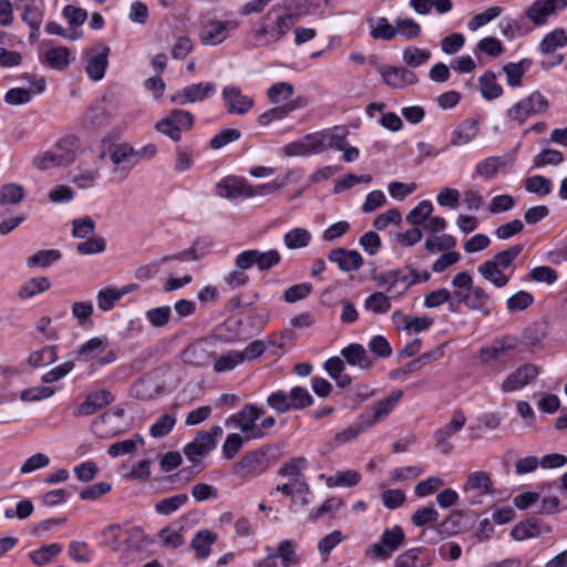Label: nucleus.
Returning <instances> with one entry per match:
<instances>
[{"label": "nucleus", "instance_id": "obj_1", "mask_svg": "<svg viewBox=\"0 0 567 567\" xmlns=\"http://www.w3.org/2000/svg\"><path fill=\"white\" fill-rule=\"evenodd\" d=\"M305 13L287 2L272 6L246 32V45L260 49L280 42Z\"/></svg>", "mask_w": 567, "mask_h": 567}, {"label": "nucleus", "instance_id": "obj_2", "mask_svg": "<svg viewBox=\"0 0 567 567\" xmlns=\"http://www.w3.org/2000/svg\"><path fill=\"white\" fill-rule=\"evenodd\" d=\"M431 275L427 270H416L411 265L390 269L373 276L379 287H385V292L394 299L402 297L412 286L427 282Z\"/></svg>", "mask_w": 567, "mask_h": 567}, {"label": "nucleus", "instance_id": "obj_3", "mask_svg": "<svg viewBox=\"0 0 567 567\" xmlns=\"http://www.w3.org/2000/svg\"><path fill=\"white\" fill-rule=\"evenodd\" d=\"M452 286L455 289L453 297L458 303H464L468 309L478 311L484 317L491 315L488 292L483 287L475 286L470 274L457 272L452 279Z\"/></svg>", "mask_w": 567, "mask_h": 567}, {"label": "nucleus", "instance_id": "obj_4", "mask_svg": "<svg viewBox=\"0 0 567 567\" xmlns=\"http://www.w3.org/2000/svg\"><path fill=\"white\" fill-rule=\"evenodd\" d=\"M520 245L509 246L507 249L497 252L492 259L481 264L477 268L478 274L496 288L505 287L511 276L505 270L522 252Z\"/></svg>", "mask_w": 567, "mask_h": 567}, {"label": "nucleus", "instance_id": "obj_5", "mask_svg": "<svg viewBox=\"0 0 567 567\" xmlns=\"http://www.w3.org/2000/svg\"><path fill=\"white\" fill-rule=\"evenodd\" d=\"M265 410L252 403H246L240 411L229 415L225 424L238 429L247 441L261 440L266 433L258 427L257 421L264 415Z\"/></svg>", "mask_w": 567, "mask_h": 567}, {"label": "nucleus", "instance_id": "obj_6", "mask_svg": "<svg viewBox=\"0 0 567 567\" xmlns=\"http://www.w3.org/2000/svg\"><path fill=\"white\" fill-rule=\"evenodd\" d=\"M548 107V100L539 91H534L511 106L506 111V116L508 120L523 125L528 117L545 113Z\"/></svg>", "mask_w": 567, "mask_h": 567}, {"label": "nucleus", "instance_id": "obj_7", "mask_svg": "<svg viewBox=\"0 0 567 567\" xmlns=\"http://www.w3.org/2000/svg\"><path fill=\"white\" fill-rule=\"evenodd\" d=\"M224 430L219 425L212 426L208 431H200L195 439L184 447L185 456L196 464L202 457L213 451L217 440L221 437Z\"/></svg>", "mask_w": 567, "mask_h": 567}, {"label": "nucleus", "instance_id": "obj_8", "mask_svg": "<svg viewBox=\"0 0 567 567\" xmlns=\"http://www.w3.org/2000/svg\"><path fill=\"white\" fill-rule=\"evenodd\" d=\"M124 410L114 409L93 421L92 432L101 439H112L130 430V423L123 420Z\"/></svg>", "mask_w": 567, "mask_h": 567}, {"label": "nucleus", "instance_id": "obj_9", "mask_svg": "<svg viewBox=\"0 0 567 567\" xmlns=\"http://www.w3.org/2000/svg\"><path fill=\"white\" fill-rule=\"evenodd\" d=\"M193 124L194 116L190 112L175 109L167 116L158 121L155 128L174 142H178L182 138V132L189 131Z\"/></svg>", "mask_w": 567, "mask_h": 567}, {"label": "nucleus", "instance_id": "obj_10", "mask_svg": "<svg viewBox=\"0 0 567 567\" xmlns=\"http://www.w3.org/2000/svg\"><path fill=\"white\" fill-rule=\"evenodd\" d=\"M405 536L401 526L395 525L390 529H385L380 537L379 543L372 544L365 551L368 557L374 559H388L404 543Z\"/></svg>", "mask_w": 567, "mask_h": 567}, {"label": "nucleus", "instance_id": "obj_11", "mask_svg": "<svg viewBox=\"0 0 567 567\" xmlns=\"http://www.w3.org/2000/svg\"><path fill=\"white\" fill-rule=\"evenodd\" d=\"M494 492L489 475L483 471L471 473L463 485V493L471 505H482L484 498L492 496Z\"/></svg>", "mask_w": 567, "mask_h": 567}, {"label": "nucleus", "instance_id": "obj_12", "mask_svg": "<svg viewBox=\"0 0 567 567\" xmlns=\"http://www.w3.org/2000/svg\"><path fill=\"white\" fill-rule=\"evenodd\" d=\"M280 260L281 256L276 249H269L267 251L249 249L236 256L235 266L243 269H250L252 266H256L260 271H266L277 266Z\"/></svg>", "mask_w": 567, "mask_h": 567}, {"label": "nucleus", "instance_id": "obj_13", "mask_svg": "<svg viewBox=\"0 0 567 567\" xmlns=\"http://www.w3.org/2000/svg\"><path fill=\"white\" fill-rule=\"evenodd\" d=\"M239 28L236 20H217L207 21L200 29L199 39L204 45H217L226 41L230 32Z\"/></svg>", "mask_w": 567, "mask_h": 567}, {"label": "nucleus", "instance_id": "obj_14", "mask_svg": "<svg viewBox=\"0 0 567 567\" xmlns=\"http://www.w3.org/2000/svg\"><path fill=\"white\" fill-rule=\"evenodd\" d=\"M269 449L262 446L260 449L247 452L234 465V474L240 477H252L261 474L267 468L266 455Z\"/></svg>", "mask_w": 567, "mask_h": 567}, {"label": "nucleus", "instance_id": "obj_15", "mask_svg": "<svg viewBox=\"0 0 567 567\" xmlns=\"http://www.w3.org/2000/svg\"><path fill=\"white\" fill-rule=\"evenodd\" d=\"M466 423V415L463 410L456 409L452 413L451 421L437 429L434 433L436 446L442 453L449 454L453 450L450 439L458 433Z\"/></svg>", "mask_w": 567, "mask_h": 567}, {"label": "nucleus", "instance_id": "obj_16", "mask_svg": "<svg viewBox=\"0 0 567 567\" xmlns=\"http://www.w3.org/2000/svg\"><path fill=\"white\" fill-rule=\"evenodd\" d=\"M221 99L229 114L245 115L254 107V99L245 95L239 86L226 85L221 90Z\"/></svg>", "mask_w": 567, "mask_h": 567}, {"label": "nucleus", "instance_id": "obj_17", "mask_svg": "<svg viewBox=\"0 0 567 567\" xmlns=\"http://www.w3.org/2000/svg\"><path fill=\"white\" fill-rule=\"evenodd\" d=\"M402 396L403 392L395 390L389 396L375 402L371 406V411L365 412L361 416L364 426L369 427L382 422L393 411Z\"/></svg>", "mask_w": 567, "mask_h": 567}, {"label": "nucleus", "instance_id": "obj_18", "mask_svg": "<svg viewBox=\"0 0 567 567\" xmlns=\"http://www.w3.org/2000/svg\"><path fill=\"white\" fill-rule=\"evenodd\" d=\"M520 344V340L516 336L506 334L502 338L495 339L491 344L483 347L480 350V358L484 363L496 361L511 351H514Z\"/></svg>", "mask_w": 567, "mask_h": 567}, {"label": "nucleus", "instance_id": "obj_19", "mask_svg": "<svg viewBox=\"0 0 567 567\" xmlns=\"http://www.w3.org/2000/svg\"><path fill=\"white\" fill-rule=\"evenodd\" d=\"M539 371L534 363H525L508 374L501 384L503 392H514L523 389L529 382L534 381Z\"/></svg>", "mask_w": 567, "mask_h": 567}, {"label": "nucleus", "instance_id": "obj_20", "mask_svg": "<svg viewBox=\"0 0 567 567\" xmlns=\"http://www.w3.org/2000/svg\"><path fill=\"white\" fill-rule=\"evenodd\" d=\"M216 92V86L212 82H200L185 86L176 92L171 101L181 105L187 103L202 102Z\"/></svg>", "mask_w": 567, "mask_h": 567}, {"label": "nucleus", "instance_id": "obj_21", "mask_svg": "<svg viewBox=\"0 0 567 567\" xmlns=\"http://www.w3.org/2000/svg\"><path fill=\"white\" fill-rule=\"evenodd\" d=\"M114 401L113 394L107 390H99L89 393L84 401L75 408L73 415L75 417L89 416L104 409Z\"/></svg>", "mask_w": 567, "mask_h": 567}, {"label": "nucleus", "instance_id": "obj_22", "mask_svg": "<svg viewBox=\"0 0 567 567\" xmlns=\"http://www.w3.org/2000/svg\"><path fill=\"white\" fill-rule=\"evenodd\" d=\"M380 73L384 83L394 90H403L419 81L416 74L406 68L384 66Z\"/></svg>", "mask_w": 567, "mask_h": 567}, {"label": "nucleus", "instance_id": "obj_23", "mask_svg": "<svg viewBox=\"0 0 567 567\" xmlns=\"http://www.w3.org/2000/svg\"><path fill=\"white\" fill-rule=\"evenodd\" d=\"M328 259L337 264L339 269L344 272L357 271L363 265V258L357 250L346 248H336L329 251Z\"/></svg>", "mask_w": 567, "mask_h": 567}, {"label": "nucleus", "instance_id": "obj_24", "mask_svg": "<svg viewBox=\"0 0 567 567\" xmlns=\"http://www.w3.org/2000/svg\"><path fill=\"white\" fill-rule=\"evenodd\" d=\"M513 163L514 157L512 156H489L477 162L475 173L483 179L491 181Z\"/></svg>", "mask_w": 567, "mask_h": 567}, {"label": "nucleus", "instance_id": "obj_25", "mask_svg": "<svg viewBox=\"0 0 567 567\" xmlns=\"http://www.w3.org/2000/svg\"><path fill=\"white\" fill-rule=\"evenodd\" d=\"M560 11L555 0H535L526 10L525 14L535 27H542L547 23L550 16Z\"/></svg>", "mask_w": 567, "mask_h": 567}, {"label": "nucleus", "instance_id": "obj_26", "mask_svg": "<svg viewBox=\"0 0 567 567\" xmlns=\"http://www.w3.org/2000/svg\"><path fill=\"white\" fill-rule=\"evenodd\" d=\"M17 9L22 11V20L31 28L30 37H37L43 20L42 7L35 0H17Z\"/></svg>", "mask_w": 567, "mask_h": 567}, {"label": "nucleus", "instance_id": "obj_27", "mask_svg": "<svg viewBox=\"0 0 567 567\" xmlns=\"http://www.w3.org/2000/svg\"><path fill=\"white\" fill-rule=\"evenodd\" d=\"M480 132L478 121L467 118L462 121L451 134L450 144L452 146H462L471 143Z\"/></svg>", "mask_w": 567, "mask_h": 567}, {"label": "nucleus", "instance_id": "obj_28", "mask_svg": "<svg viewBox=\"0 0 567 567\" xmlns=\"http://www.w3.org/2000/svg\"><path fill=\"white\" fill-rule=\"evenodd\" d=\"M110 49L104 47L101 52L95 50H87V64L85 71L89 78L93 81H100L103 79L106 66H107V54Z\"/></svg>", "mask_w": 567, "mask_h": 567}, {"label": "nucleus", "instance_id": "obj_29", "mask_svg": "<svg viewBox=\"0 0 567 567\" xmlns=\"http://www.w3.org/2000/svg\"><path fill=\"white\" fill-rule=\"evenodd\" d=\"M217 534L210 529H200L195 533L190 548L197 559H205L210 555L212 546L217 542Z\"/></svg>", "mask_w": 567, "mask_h": 567}, {"label": "nucleus", "instance_id": "obj_30", "mask_svg": "<svg viewBox=\"0 0 567 567\" xmlns=\"http://www.w3.org/2000/svg\"><path fill=\"white\" fill-rule=\"evenodd\" d=\"M78 147V138L73 135H69L59 140L53 146L52 151L59 156L60 163H62V165L69 166L76 158Z\"/></svg>", "mask_w": 567, "mask_h": 567}, {"label": "nucleus", "instance_id": "obj_31", "mask_svg": "<svg viewBox=\"0 0 567 567\" xmlns=\"http://www.w3.org/2000/svg\"><path fill=\"white\" fill-rule=\"evenodd\" d=\"M368 25L373 40L391 41L395 38V24L385 17L370 18Z\"/></svg>", "mask_w": 567, "mask_h": 567}, {"label": "nucleus", "instance_id": "obj_32", "mask_svg": "<svg viewBox=\"0 0 567 567\" xmlns=\"http://www.w3.org/2000/svg\"><path fill=\"white\" fill-rule=\"evenodd\" d=\"M107 347V339L102 337H94L84 342L79 351L78 358L83 362H91L102 354Z\"/></svg>", "mask_w": 567, "mask_h": 567}, {"label": "nucleus", "instance_id": "obj_33", "mask_svg": "<svg viewBox=\"0 0 567 567\" xmlns=\"http://www.w3.org/2000/svg\"><path fill=\"white\" fill-rule=\"evenodd\" d=\"M161 545L168 549H177L183 546L185 539L183 536V527L177 524H171L162 528L157 534Z\"/></svg>", "mask_w": 567, "mask_h": 567}, {"label": "nucleus", "instance_id": "obj_34", "mask_svg": "<svg viewBox=\"0 0 567 567\" xmlns=\"http://www.w3.org/2000/svg\"><path fill=\"white\" fill-rule=\"evenodd\" d=\"M183 361L186 364L195 367L208 364L210 361V354L206 344L204 342H197L186 348L183 352Z\"/></svg>", "mask_w": 567, "mask_h": 567}, {"label": "nucleus", "instance_id": "obj_35", "mask_svg": "<svg viewBox=\"0 0 567 567\" xmlns=\"http://www.w3.org/2000/svg\"><path fill=\"white\" fill-rule=\"evenodd\" d=\"M342 357L351 365H358L360 369L368 370L372 361L370 360L363 346L359 343H352L341 351Z\"/></svg>", "mask_w": 567, "mask_h": 567}, {"label": "nucleus", "instance_id": "obj_36", "mask_svg": "<svg viewBox=\"0 0 567 567\" xmlns=\"http://www.w3.org/2000/svg\"><path fill=\"white\" fill-rule=\"evenodd\" d=\"M187 502V494H176L156 502L154 505V511L159 515L168 516L176 513L179 508L185 506Z\"/></svg>", "mask_w": 567, "mask_h": 567}, {"label": "nucleus", "instance_id": "obj_37", "mask_svg": "<svg viewBox=\"0 0 567 567\" xmlns=\"http://www.w3.org/2000/svg\"><path fill=\"white\" fill-rule=\"evenodd\" d=\"M100 178V167L97 166H79L72 177V183L81 189H86L96 183Z\"/></svg>", "mask_w": 567, "mask_h": 567}, {"label": "nucleus", "instance_id": "obj_38", "mask_svg": "<svg viewBox=\"0 0 567 567\" xmlns=\"http://www.w3.org/2000/svg\"><path fill=\"white\" fill-rule=\"evenodd\" d=\"M567 45V34L564 29L557 28L547 33L539 44V50L543 54H550L558 48Z\"/></svg>", "mask_w": 567, "mask_h": 567}, {"label": "nucleus", "instance_id": "obj_39", "mask_svg": "<svg viewBox=\"0 0 567 567\" xmlns=\"http://www.w3.org/2000/svg\"><path fill=\"white\" fill-rule=\"evenodd\" d=\"M391 299L394 298L390 293L375 291L364 300V309L374 315H384L391 309Z\"/></svg>", "mask_w": 567, "mask_h": 567}, {"label": "nucleus", "instance_id": "obj_40", "mask_svg": "<svg viewBox=\"0 0 567 567\" xmlns=\"http://www.w3.org/2000/svg\"><path fill=\"white\" fill-rule=\"evenodd\" d=\"M295 177H300L299 169H290L284 177H277L269 183L257 185V193L259 196L272 195L282 189L289 182L295 179Z\"/></svg>", "mask_w": 567, "mask_h": 567}, {"label": "nucleus", "instance_id": "obj_41", "mask_svg": "<svg viewBox=\"0 0 567 567\" xmlns=\"http://www.w3.org/2000/svg\"><path fill=\"white\" fill-rule=\"evenodd\" d=\"M144 444V439L140 434H135L132 439L123 440L111 444L107 454L111 457H120L132 454L138 445Z\"/></svg>", "mask_w": 567, "mask_h": 567}, {"label": "nucleus", "instance_id": "obj_42", "mask_svg": "<svg viewBox=\"0 0 567 567\" xmlns=\"http://www.w3.org/2000/svg\"><path fill=\"white\" fill-rule=\"evenodd\" d=\"M311 241V234L306 228L296 227L284 236V244L288 249H300L307 247Z\"/></svg>", "mask_w": 567, "mask_h": 567}, {"label": "nucleus", "instance_id": "obj_43", "mask_svg": "<svg viewBox=\"0 0 567 567\" xmlns=\"http://www.w3.org/2000/svg\"><path fill=\"white\" fill-rule=\"evenodd\" d=\"M396 318H402L405 330L413 331L415 333L425 331L433 324V319L429 316L409 318L400 310L392 313V319L396 320Z\"/></svg>", "mask_w": 567, "mask_h": 567}, {"label": "nucleus", "instance_id": "obj_44", "mask_svg": "<svg viewBox=\"0 0 567 567\" xmlns=\"http://www.w3.org/2000/svg\"><path fill=\"white\" fill-rule=\"evenodd\" d=\"M542 533L539 519L533 517L516 525L512 530V536L517 540L537 537Z\"/></svg>", "mask_w": 567, "mask_h": 567}, {"label": "nucleus", "instance_id": "obj_45", "mask_svg": "<svg viewBox=\"0 0 567 567\" xmlns=\"http://www.w3.org/2000/svg\"><path fill=\"white\" fill-rule=\"evenodd\" d=\"M480 86L482 96L485 100H494L503 94V87L497 83L496 76L493 72H485L480 78Z\"/></svg>", "mask_w": 567, "mask_h": 567}, {"label": "nucleus", "instance_id": "obj_46", "mask_svg": "<svg viewBox=\"0 0 567 567\" xmlns=\"http://www.w3.org/2000/svg\"><path fill=\"white\" fill-rule=\"evenodd\" d=\"M360 473L353 470L339 471L326 481L328 487H351L359 484Z\"/></svg>", "mask_w": 567, "mask_h": 567}, {"label": "nucleus", "instance_id": "obj_47", "mask_svg": "<svg viewBox=\"0 0 567 567\" xmlns=\"http://www.w3.org/2000/svg\"><path fill=\"white\" fill-rule=\"evenodd\" d=\"M276 559L279 558L284 567H293L299 564V558L296 553L295 544L290 539H285L279 543L277 551L274 553Z\"/></svg>", "mask_w": 567, "mask_h": 567}, {"label": "nucleus", "instance_id": "obj_48", "mask_svg": "<svg viewBox=\"0 0 567 567\" xmlns=\"http://www.w3.org/2000/svg\"><path fill=\"white\" fill-rule=\"evenodd\" d=\"M422 28L412 18H398L395 20V37L401 35L406 40H413L421 35Z\"/></svg>", "mask_w": 567, "mask_h": 567}, {"label": "nucleus", "instance_id": "obj_49", "mask_svg": "<svg viewBox=\"0 0 567 567\" xmlns=\"http://www.w3.org/2000/svg\"><path fill=\"white\" fill-rule=\"evenodd\" d=\"M307 465L308 461L303 456L290 458L278 470V475L282 477H290V481L303 478L301 471L305 470Z\"/></svg>", "mask_w": 567, "mask_h": 567}, {"label": "nucleus", "instance_id": "obj_50", "mask_svg": "<svg viewBox=\"0 0 567 567\" xmlns=\"http://www.w3.org/2000/svg\"><path fill=\"white\" fill-rule=\"evenodd\" d=\"M347 131L341 127H333L323 131L324 151L331 148L336 151L344 150L347 146Z\"/></svg>", "mask_w": 567, "mask_h": 567}, {"label": "nucleus", "instance_id": "obj_51", "mask_svg": "<svg viewBox=\"0 0 567 567\" xmlns=\"http://www.w3.org/2000/svg\"><path fill=\"white\" fill-rule=\"evenodd\" d=\"M56 358V348L54 346H47L30 353L28 362L33 368H41L53 363Z\"/></svg>", "mask_w": 567, "mask_h": 567}, {"label": "nucleus", "instance_id": "obj_52", "mask_svg": "<svg viewBox=\"0 0 567 567\" xmlns=\"http://www.w3.org/2000/svg\"><path fill=\"white\" fill-rule=\"evenodd\" d=\"M524 187L528 193L543 197L550 194L551 181L542 175H534L525 178Z\"/></svg>", "mask_w": 567, "mask_h": 567}, {"label": "nucleus", "instance_id": "obj_53", "mask_svg": "<svg viewBox=\"0 0 567 567\" xmlns=\"http://www.w3.org/2000/svg\"><path fill=\"white\" fill-rule=\"evenodd\" d=\"M50 288V281L45 277L32 278L25 281L19 289V297L29 299L38 293L44 292Z\"/></svg>", "mask_w": 567, "mask_h": 567}, {"label": "nucleus", "instance_id": "obj_54", "mask_svg": "<svg viewBox=\"0 0 567 567\" xmlns=\"http://www.w3.org/2000/svg\"><path fill=\"white\" fill-rule=\"evenodd\" d=\"M529 65L530 61L528 60L504 65L503 71L506 74L507 84L513 87L520 86V80Z\"/></svg>", "mask_w": 567, "mask_h": 567}, {"label": "nucleus", "instance_id": "obj_55", "mask_svg": "<svg viewBox=\"0 0 567 567\" xmlns=\"http://www.w3.org/2000/svg\"><path fill=\"white\" fill-rule=\"evenodd\" d=\"M134 157L135 150L127 143L114 145L110 152V159L117 168L131 164Z\"/></svg>", "mask_w": 567, "mask_h": 567}, {"label": "nucleus", "instance_id": "obj_56", "mask_svg": "<svg viewBox=\"0 0 567 567\" xmlns=\"http://www.w3.org/2000/svg\"><path fill=\"white\" fill-rule=\"evenodd\" d=\"M61 252L58 249H44L39 250L32 256L28 258V266L29 267H49L54 261L59 260L61 258Z\"/></svg>", "mask_w": 567, "mask_h": 567}, {"label": "nucleus", "instance_id": "obj_57", "mask_svg": "<svg viewBox=\"0 0 567 567\" xmlns=\"http://www.w3.org/2000/svg\"><path fill=\"white\" fill-rule=\"evenodd\" d=\"M431 58V52L425 49H420L416 47H409L403 50L402 59L403 62L410 68H419L420 65L426 63Z\"/></svg>", "mask_w": 567, "mask_h": 567}, {"label": "nucleus", "instance_id": "obj_58", "mask_svg": "<svg viewBox=\"0 0 567 567\" xmlns=\"http://www.w3.org/2000/svg\"><path fill=\"white\" fill-rule=\"evenodd\" d=\"M62 550L60 544L53 543L44 545L38 550L30 554L31 560L38 566H44L49 564L53 557L58 556Z\"/></svg>", "mask_w": 567, "mask_h": 567}, {"label": "nucleus", "instance_id": "obj_59", "mask_svg": "<svg viewBox=\"0 0 567 567\" xmlns=\"http://www.w3.org/2000/svg\"><path fill=\"white\" fill-rule=\"evenodd\" d=\"M432 212V203L422 200L406 215V221L413 226L425 224Z\"/></svg>", "mask_w": 567, "mask_h": 567}, {"label": "nucleus", "instance_id": "obj_60", "mask_svg": "<svg viewBox=\"0 0 567 567\" xmlns=\"http://www.w3.org/2000/svg\"><path fill=\"white\" fill-rule=\"evenodd\" d=\"M47 63L58 70H62L70 63V51L64 47L52 48L45 53Z\"/></svg>", "mask_w": 567, "mask_h": 567}, {"label": "nucleus", "instance_id": "obj_61", "mask_svg": "<svg viewBox=\"0 0 567 567\" xmlns=\"http://www.w3.org/2000/svg\"><path fill=\"white\" fill-rule=\"evenodd\" d=\"M503 13V9L498 6H493L487 8L485 11L475 14L468 22L467 28L471 31H476L483 25L487 24L495 18L499 17Z\"/></svg>", "mask_w": 567, "mask_h": 567}, {"label": "nucleus", "instance_id": "obj_62", "mask_svg": "<svg viewBox=\"0 0 567 567\" xmlns=\"http://www.w3.org/2000/svg\"><path fill=\"white\" fill-rule=\"evenodd\" d=\"M267 405L277 413H286L292 410L289 393L284 390L275 391L268 395Z\"/></svg>", "mask_w": 567, "mask_h": 567}, {"label": "nucleus", "instance_id": "obj_63", "mask_svg": "<svg viewBox=\"0 0 567 567\" xmlns=\"http://www.w3.org/2000/svg\"><path fill=\"white\" fill-rule=\"evenodd\" d=\"M172 310L169 306H162L148 309L145 312V318L154 328H163L171 319Z\"/></svg>", "mask_w": 567, "mask_h": 567}, {"label": "nucleus", "instance_id": "obj_64", "mask_svg": "<svg viewBox=\"0 0 567 567\" xmlns=\"http://www.w3.org/2000/svg\"><path fill=\"white\" fill-rule=\"evenodd\" d=\"M70 558L78 563H90L93 556V551L89 548L87 543L72 540L68 548Z\"/></svg>", "mask_w": 567, "mask_h": 567}]
</instances>
